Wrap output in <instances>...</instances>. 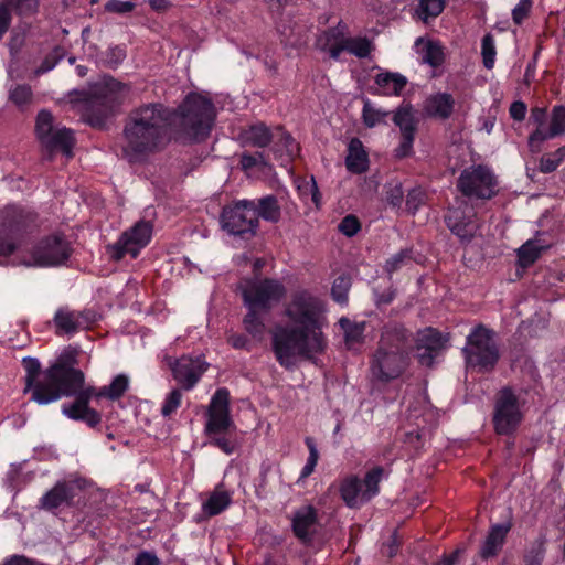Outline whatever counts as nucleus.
I'll return each mask as SVG.
<instances>
[{
    "instance_id": "1",
    "label": "nucleus",
    "mask_w": 565,
    "mask_h": 565,
    "mask_svg": "<svg viewBox=\"0 0 565 565\" xmlns=\"http://www.w3.org/2000/svg\"><path fill=\"white\" fill-rule=\"evenodd\" d=\"M324 313L323 300L309 290L299 289L291 294L284 308L289 327H279L273 334L274 351L281 365L290 367L297 356L310 358L324 350Z\"/></svg>"
},
{
    "instance_id": "2",
    "label": "nucleus",
    "mask_w": 565,
    "mask_h": 565,
    "mask_svg": "<svg viewBox=\"0 0 565 565\" xmlns=\"http://www.w3.org/2000/svg\"><path fill=\"white\" fill-rule=\"evenodd\" d=\"M170 113L162 104L131 110L122 129L121 153L130 163L142 162L167 141Z\"/></svg>"
},
{
    "instance_id": "3",
    "label": "nucleus",
    "mask_w": 565,
    "mask_h": 565,
    "mask_svg": "<svg viewBox=\"0 0 565 565\" xmlns=\"http://www.w3.org/2000/svg\"><path fill=\"white\" fill-rule=\"evenodd\" d=\"M25 393H31V399L40 405H46L62 396H72L84 383V373L70 366L60 359L53 365L41 372V365L35 358H24Z\"/></svg>"
},
{
    "instance_id": "4",
    "label": "nucleus",
    "mask_w": 565,
    "mask_h": 565,
    "mask_svg": "<svg viewBox=\"0 0 565 565\" xmlns=\"http://www.w3.org/2000/svg\"><path fill=\"white\" fill-rule=\"evenodd\" d=\"M408 348V334L404 328L385 327L371 362L372 376L381 382L397 379L406 369Z\"/></svg>"
},
{
    "instance_id": "5",
    "label": "nucleus",
    "mask_w": 565,
    "mask_h": 565,
    "mask_svg": "<svg viewBox=\"0 0 565 565\" xmlns=\"http://www.w3.org/2000/svg\"><path fill=\"white\" fill-rule=\"evenodd\" d=\"M129 377L126 374L116 375L109 385H105L100 388L88 385L85 386V382L78 387L72 396L75 399L71 403H65L62 406V413L73 420H81L87 424L89 427H96L102 422L100 414L89 407V402L100 398H107L109 401L119 399L129 388Z\"/></svg>"
},
{
    "instance_id": "6",
    "label": "nucleus",
    "mask_w": 565,
    "mask_h": 565,
    "mask_svg": "<svg viewBox=\"0 0 565 565\" xmlns=\"http://www.w3.org/2000/svg\"><path fill=\"white\" fill-rule=\"evenodd\" d=\"M180 126L193 140L209 136L216 117L213 103L200 94H190L179 107Z\"/></svg>"
},
{
    "instance_id": "7",
    "label": "nucleus",
    "mask_w": 565,
    "mask_h": 565,
    "mask_svg": "<svg viewBox=\"0 0 565 565\" xmlns=\"http://www.w3.org/2000/svg\"><path fill=\"white\" fill-rule=\"evenodd\" d=\"M38 215L31 209L9 204L0 210V257L15 250L14 238L35 225Z\"/></svg>"
},
{
    "instance_id": "8",
    "label": "nucleus",
    "mask_w": 565,
    "mask_h": 565,
    "mask_svg": "<svg viewBox=\"0 0 565 565\" xmlns=\"http://www.w3.org/2000/svg\"><path fill=\"white\" fill-rule=\"evenodd\" d=\"M245 307L270 311L287 294L282 281L274 278H246L238 285Z\"/></svg>"
},
{
    "instance_id": "9",
    "label": "nucleus",
    "mask_w": 565,
    "mask_h": 565,
    "mask_svg": "<svg viewBox=\"0 0 565 565\" xmlns=\"http://www.w3.org/2000/svg\"><path fill=\"white\" fill-rule=\"evenodd\" d=\"M385 476L382 467L370 469L363 480L355 475H348L340 480L339 492L345 505L356 509L369 502L380 492V482Z\"/></svg>"
},
{
    "instance_id": "10",
    "label": "nucleus",
    "mask_w": 565,
    "mask_h": 565,
    "mask_svg": "<svg viewBox=\"0 0 565 565\" xmlns=\"http://www.w3.org/2000/svg\"><path fill=\"white\" fill-rule=\"evenodd\" d=\"M463 352L467 365L479 371L493 369L499 359L493 333L482 326L476 327L467 337Z\"/></svg>"
},
{
    "instance_id": "11",
    "label": "nucleus",
    "mask_w": 565,
    "mask_h": 565,
    "mask_svg": "<svg viewBox=\"0 0 565 565\" xmlns=\"http://www.w3.org/2000/svg\"><path fill=\"white\" fill-rule=\"evenodd\" d=\"M524 409L516 394L510 387L497 394L493 409V426L499 435L513 434L523 420Z\"/></svg>"
},
{
    "instance_id": "12",
    "label": "nucleus",
    "mask_w": 565,
    "mask_h": 565,
    "mask_svg": "<svg viewBox=\"0 0 565 565\" xmlns=\"http://www.w3.org/2000/svg\"><path fill=\"white\" fill-rule=\"evenodd\" d=\"M35 131L41 145L50 154L61 151L67 158L73 156L72 149L75 143L73 131L55 126L53 116L47 110H41L38 114Z\"/></svg>"
},
{
    "instance_id": "13",
    "label": "nucleus",
    "mask_w": 565,
    "mask_h": 565,
    "mask_svg": "<svg viewBox=\"0 0 565 565\" xmlns=\"http://www.w3.org/2000/svg\"><path fill=\"white\" fill-rule=\"evenodd\" d=\"M71 255V243L61 234H52L34 246L23 264L33 267H56L64 265Z\"/></svg>"
},
{
    "instance_id": "14",
    "label": "nucleus",
    "mask_w": 565,
    "mask_h": 565,
    "mask_svg": "<svg viewBox=\"0 0 565 565\" xmlns=\"http://www.w3.org/2000/svg\"><path fill=\"white\" fill-rule=\"evenodd\" d=\"M130 88L115 78L105 79L94 90L90 106L97 113L96 119H90L93 126L99 125L103 118L111 115L124 103Z\"/></svg>"
},
{
    "instance_id": "15",
    "label": "nucleus",
    "mask_w": 565,
    "mask_h": 565,
    "mask_svg": "<svg viewBox=\"0 0 565 565\" xmlns=\"http://www.w3.org/2000/svg\"><path fill=\"white\" fill-rule=\"evenodd\" d=\"M221 224L232 235H254L257 230L256 203L242 200L225 206L221 214Z\"/></svg>"
},
{
    "instance_id": "16",
    "label": "nucleus",
    "mask_w": 565,
    "mask_h": 565,
    "mask_svg": "<svg viewBox=\"0 0 565 565\" xmlns=\"http://www.w3.org/2000/svg\"><path fill=\"white\" fill-rule=\"evenodd\" d=\"M497 179L486 166L465 169L458 179V189L469 198L490 199L495 194Z\"/></svg>"
},
{
    "instance_id": "17",
    "label": "nucleus",
    "mask_w": 565,
    "mask_h": 565,
    "mask_svg": "<svg viewBox=\"0 0 565 565\" xmlns=\"http://www.w3.org/2000/svg\"><path fill=\"white\" fill-rule=\"evenodd\" d=\"M205 434L223 435L235 433L236 425L230 414V393L222 387L213 394L206 413Z\"/></svg>"
},
{
    "instance_id": "18",
    "label": "nucleus",
    "mask_w": 565,
    "mask_h": 565,
    "mask_svg": "<svg viewBox=\"0 0 565 565\" xmlns=\"http://www.w3.org/2000/svg\"><path fill=\"white\" fill-rule=\"evenodd\" d=\"M98 320L94 310H72L68 307L58 308L53 317L54 332L58 337L74 335L75 333L89 329Z\"/></svg>"
},
{
    "instance_id": "19",
    "label": "nucleus",
    "mask_w": 565,
    "mask_h": 565,
    "mask_svg": "<svg viewBox=\"0 0 565 565\" xmlns=\"http://www.w3.org/2000/svg\"><path fill=\"white\" fill-rule=\"evenodd\" d=\"M152 234V225L149 222H138L129 231L121 234L119 241L111 248V257L116 260L130 255L137 257L139 252L148 245Z\"/></svg>"
},
{
    "instance_id": "20",
    "label": "nucleus",
    "mask_w": 565,
    "mask_h": 565,
    "mask_svg": "<svg viewBox=\"0 0 565 565\" xmlns=\"http://www.w3.org/2000/svg\"><path fill=\"white\" fill-rule=\"evenodd\" d=\"M174 380L186 391L192 390L207 369V364L200 355H183L173 360L166 358Z\"/></svg>"
},
{
    "instance_id": "21",
    "label": "nucleus",
    "mask_w": 565,
    "mask_h": 565,
    "mask_svg": "<svg viewBox=\"0 0 565 565\" xmlns=\"http://www.w3.org/2000/svg\"><path fill=\"white\" fill-rule=\"evenodd\" d=\"M394 124L401 130V142L395 149L397 158H405L413 153V143L417 129V119L415 111L409 104H403L394 113Z\"/></svg>"
},
{
    "instance_id": "22",
    "label": "nucleus",
    "mask_w": 565,
    "mask_h": 565,
    "mask_svg": "<svg viewBox=\"0 0 565 565\" xmlns=\"http://www.w3.org/2000/svg\"><path fill=\"white\" fill-rule=\"evenodd\" d=\"M565 134V107L555 106L552 109L548 127L535 129L529 136V147L532 152H539L542 143Z\"/></svg>"
},
{
    "instance_id": "23",
    "label": "nucleus",
    "mask_w": 565,
    "mask_h": 565,
    "mask_svg": "<svg viewBox=\"0 0 565 565\" xmlns=\"http://www.w3.org/2000/svg\"><path fill=\"white\" fill-rule=\"evenodd\" d=\"M81 487V481H58L51 490L43 494L40 508L50 512L71 507L75 497V488Z\"/></svg>"
},
{
    "instance_id": "24",
    "label": "nucleus",
    "mask_w": 565,
    "mask_h": 565,
    "mask_svg": "<svg viewBox=\"0 0 565 565\" xmlns=\"http://www.w3.org/2000/svg\"><path fill=\"white\" fill-rule=\"evenodd\" d=\"M447 339L436 329L426 328L417 333V356L422 364L430 365L437 354L445 348Z\"/></svg>"
},
{
    "instance_id": "25",
    "label": "nucleus",
    "mask_w": 565,
    "mask_h": 565,
    "mask_svg": "<svg viewBox=\"0 0 565 565\" xmlns=\"http://www.w3.org/2000/svg\"><path fill=\"white\" fill-rule=\"evenodd\" d=\"M347 34L348 26L340 21L335 26L321 32L315 45L319 51L328 53L331 58L338 60L343 53Z\"/></svg>"
},
{
    "instance_id": "26",
    "label": "nucleus",
    "mask_w": 565,
    "mask_h": 565,
    "mask_svg": "<svg viewBox=\"0 0 565 565\" xmlns=\"http://www.w3.org/2000/svg\"><path fill=\"white\" fill-rule=\"evenodd\" d=\"M317 523V511L311 505L299 508L292 518V530L295 535L302 542H309L315 532Z\"/></svg>"
},
{
    "instance_id": "27",
    "label": "nucleus",
    "mask_w": 565,
    "mask_h": 565,
    "mask_svg": "<svg viewBox=\"0 0 565 565\" xmlns=\"http://www.w3.org/2000/svg\"><path fill=\"white\" fill-rule=\"evenodd\" d=\"M445 221L448 228L462 241H469L477 231L473 215H466L458 209L449 210Z\"/></svg>"
},
{
    "instance_id": "28",
    "label": "nucleus",
    "mask_w": 565,
    "mask_h": 565,
    "mask_svg": "<svg viewBox=\"0 0 565 565\" xmlns=\"http://www.w3.org/2000/svg\"><path fill=\"white\" fill-rule=\"evenodd\" d=\"M510 530V522L492 525L481 546L480 556L484 559L495 556L501 550Z\"/></svg>"
},
{
    "instance_id": "29",
    "label": "nucleus",
    "mask_w": 565,
    "mask_h": 565,
    "mask_svg": "<svg viewBox=\"0 0 565 565\" xmlns=\"http://www.w3.org/2000/svg\"><path fill=\"white\" fill-rule=\"evenodd\" d=\"M376 93L384 96H399L406 87L407 79L399 73L380 72L374 78Z\"/></svg>"
},
{
    "instance_id": "30",
    "label": "nucleus",
    "mask_w": 565,
    "mask_h": 565,
    "mask_svg": "<svg viewBox=\"0 0 565 565\" xmlns=\"http://www.w3.org/2000/svg\"><path fill=\"white\" fill-rule=\"evenodd\" d=\"M455 99L448 93H436L427 97L424 109L430 117L447 119L454 111Z\"/></svg>"
},
{
    "instance_id": "31",
    "label": "nucleus",
    "mask_w": 565,
    "mask_h": 565,
    "mask_svg": "<svg viewBox=\"0 0 565 565\" xmlns=\"http://www.w3.org/2000/svg\"><path fill=\"white\" fill-rule=\"evenodd\" d=\"M232 498L233 492L225 490L223 483H220L202 503V512L207 518L217 515L231 505Z\"/></svg>"
},
{
    "instance_id": "32",
    "label": "nucleus",
    "mask_w": 565,
    "mask_h": 565,
    "mask_svg": "<svg viewBox=\"0 0 565 565\" xmlns=\"http://www.w3.org/2000/svg\"><path fill=\"white\" fill-rule=\"evenodd\" d=\"M347 169L352 173H363L369 168V156L360 139L353 138L348 146V156L345 158Z\"/></svg>"
},
{
    "instance_id": "33",
    "label": "nucleus",
    "mask_w": 565,
    "mask_h": 565,
    "mask_svg": "<svg viewBox=\"0 0 565 565\" xmlns=\"http://www.w3.org/2000/svg\"><path fill=\"white\" fill-rule=\"evenodd\" d=\"M247 313L243 319L246 332L256 340H262L266 334V316L269 311L263 309L246 307Z\"/></svg>"
},
{
    "instance_id": "34",
    "label": "nucleus",
    "mask_w": 565,
    "mask_h": 565,
    "mask_svg": "<svg viewBox=\"0 0 565 565\" xmlns=\"http://www.w3.org/2000/svg\"><path fill=\"white\" fill-rule=\"evenodd\" d=\"M548 247L547 244H543L539 238L526 241L518 249V262L523 268H526L534 264L540 257L541 253Z\"/></svg>"
},
{
    "instance_id": "35",
    "label": "nucleus",
    "mask_w": 565,
    "mask_h": 565,
    "mask_svg": "<svg viewBox=\"0 0 565 565\" xmlns=\"http://www.w3.org/2000/svg\"><path fill=\"white\" fill-rule=\"evenodd\" d=\"M339 324L344 331V340L348 349H356L363 342L365 322H352L348 318H341Z\"/></svg>"
},
{
    "instance_id": "36",
    "label": "nucleus",
    "mask_w": 565,
    "mask_h": 565,
    "mask_svg": "<svg viewBox=\"0 0 565 565\" xmlns=\"http://www.w3.org/2000/svg\"><path fill=\"white\" fill-rule=\"evenodd\" d=\"M257 220L262 217L265 221L276 223L280 218V206L275 196L268 195L262 198L256 204Z\"/></svg>"
},
{
    "instance_id": "37",
    "label": "nucleus",
    "mask_w": 565,
    "mask_h": 565,
    "mask_svg": "<svg viewBox=\"0 0 565 565\" xmlns=\"http://www.w3.org/2000/svg\"><path fill=\"white\" fill-rule=\"evenodd\" d=\"M344 42L343 52H348L359 58L367 57L374 49L372 41L365 36L350 38L347 35Z\"/></svg>"
},
{
    "instance_id": "38",
    "label": "nucleus",
    "mask_w": 565,
    "mask_h": 565,
    "mask_svg": "<svg viewBox=\"0 0 565 565\" xmlns=\"http://www.w3.org/2000/svg\"><path fill=\"white\" fill-rule=\"evenodd\" d=\"M445 3L446 0H419L416 14L422 21L428 22L429 19H435L443 12Z\"/></svg>"
},
{
    "instance_id": "39",
    "label": "nucleus",
    "mask_w": 565,
    "mask_h": 565,
    "mask_svg": "<svg viewBox=\"0 0 565 565\" xmlns=\"http://www.w3.org/2000/svg\"><path fill=\"white\" fill-rule=\"evenodd\" d=\"M276 152H280L281 163H288L299 152L298 143L289 134L281 132L279 143H276Z\"/></svg>"
},
{
    "instance_id": "40",
    "label": "nucleus",
    "mask_w": 565,
    "mask_h": 565,
    "mask_svg": "<svg viewBox=\"0 0 565 565\" xmlns=\"http://www.w3.org/2000/svg\"><path fill=\"white\" fill-rule=\"evenodd\" d=\"M565 161V145L554 152L544 154L539 162V170L542 173L554 172Z\"/></svg>"
},
{
    "instance_id": "41",
    "label": "nucleus",
    "mask_w": 565,
    "mask_h": 565,
    "mask_svg": "<svg viewBox=\"0 0 565 565\" xmlns=\"http://www.w3.org/2000/svg\"><path fill=\"white\" fill-rule=\"evenodd\" d=\"M388 113L376 108L369 99L364 100L362 119L366 127L373 128L384 121Z\"/></svg>"
},
{
    "instance_id": "42",
    "label": "nucleus",
    "mask_w": 565,
    "mask_h": 565,
    "mask_svg": "<svg viewBox=\"0 0 565 565\" xmlns=\"http://www.w3.org/2000/svg\"><path fill=\"white\" fill-rule=\"evenodd\" d=\"M306 445H307L308 450H309V456L307 458L306 465L301 469L299 479L297 481L298 483L300 481H305L315 471L316 466H317L318 460H319V451H318V449L316 447V444H315L313 439L310 438V437H307L306 438Z\"/></svg>"
},
{
    "instance_id": "43",
    "label": "nucleus",
    "mask_w": 565,
    "mask_h": 565,
    "mask_svg": "<svg viewBox=\"0 0 565 565\" xmlns=\"http://www.w3.org/2000/svg\"><path fill=\"white\" fill-rule=\"evenodd\" d=\"M422 58L424 63L429 64L430 66H440L444 62L443 47L438 43L430 41L426 42Z\"/></svg>"
},
{
    "instance_id": "44",
    "label": "nucleus",
    "mask_w": 565,
    "mask_h": 565,
    "mask_svg": "<svg viewBox=\"0 0 565 565\" xmlns=\"http://www.w3.org/2000/svg\"><path fill=\"white\" fill-rule=\"evenodd\" d=\"M246 139L256 147H265L270 142L271 135L266 126L256 125L247 130Z\"/></svg>"
},
{
    "instance_id": "45",
    "label": "nucleus",
    "mask_w": 565,
    "mask_h": 565,
    "mask_svg": "<svg viewBox=\"0 0 565 565\" xmlns=\"http://www.w3.org/2000/svg\"><path fill=\"white\" fill-rule=\"evenodd\" d=\"M412 260V250L411 249H402L391 256L385 263V271L388 275L394 274L404 266L408 265Z\"/></svg>"
},
{
    "instance_id": "46",
    "label": "nucleus",
    "mask_w": 565,
    "mask_h": 565,
    "mask_svg": "<svg viewBox=\"0 0 565 565\" xmlns=\"http://www.w3.org/2000/svg\"><path fill=\"white\" fill-rule=\"evenodd\" d=\"M481 54L483 66L487 70H492L495 63V45L494 39L491 34H486L481 41Z\"/></svg>"
},
{
    "instance_id": "47",
    "label": "nucleus",
    "mask_w": 565,
    "mask_h": 565,
    "mask_svg": "<svg viewBox=\"0 0 565 565\" xmlns=\"http://www.w3.org/2000/svg\"><path fill=\"white\" fill-rule=\"evenodd\" d=\"M182 402V393L180 390L174 388L170 393L167 394L164 397L162 405H161V415L163 417H170L172 416L178 408L181 406Z\"/></svg>"
},
{
    "instance_id": "48",
    "label": "nucleus",
    "mask_w": 565,
    "mask_h": 565,
    "mask_svg": "<svg viewBox=\"0 0 565 565\" xmlns=\"http://www.w3.org/2000/svg\"><path fill=\"white\" fill-rule=\"evenodd\" d=\"M350 286L351 281L348 276H339L334 280L331 289L333 299L341 305L345 303L348 300V291L350 289Z\"/></svg>"
},
{
    "instance_id": "49",
    "label": "nucleus",
    "mask_w": 565,
    "mask_h": 565,
    "mask_svg": "<svg viewBox=\"0 0 565 565\" xmlns=\"http://www.w3.org/2000/svg\"><path fill=\"white\" fill-rule=\"evenodd\" d=\"M32 90L28 85H18L10 90V100L19 107H24L31 103Z\"/></svg>"
},
{
    "instance_id": "50",
    "label": "nucleus",
    "mask_w": 565,
    "mask_h": 565,
    "mask_svg": "<svg viewBox=\"0 0 565 565\" xmlns=\"http://www.w3.org/2000/svg\"><path fill=\"white\" fill-rule=\"evenodd\" d=\"M234 433L223 434V435H207L212 438L211 443L220 448L226 455H231L236 449V441L233 438Z\"/></svg>"
},
{
    "instance_id": "51",
    "label": "nucleus",
    "mask_w": 565,
    "mask_h": 565,
    "mask_svg": "<svg viewBox=\"0 0 565 565\" xmlns=\"http://www.w3.org/2000/svg\"><path fill=\"white\" fill-rule=\"evenodd\" d=\"M11 10L21 17L30 15L38 9V0H6Z\"/></svg>"
},
{
    "instance_id": "52",
    "label": "nucleus",
    "mask_w": 565,
    "mask_h": 565,
    "mask_svg": "<svg viewBox=\"0 0 565 565\" xmlns=\"http://www.w3.org/2000/svg\"><path fill=\"white\" fill-rule=\"evenodd\" d=\"M125 58L126 50L121 46H114L107 50L103 63L110 68H116Z\"/></svg>"
},
{
    "instance_id": "53",
    "label": "nucleus",
    "mask_w": 565,
    "mask_h": 565,
    "mask_svg": "<svg viewBox=\"0 0 565 565\" xmlns=\"http://www.w3.org/2000/svg\"><path fill=\"white\" fill-rule=\"evenodd\" d=\"M532 9V0H520L512 10V20L515 24L521 25L529 17Z\"/></svg>"
},
{
    "instance_id": "54",
    "label": "nucleus",
    "mask_w": 565,
    "mask_h": 565,
    "mask_svg": "<svg viewBox=\"0 0 565 565\" xmlns=\"http://www.w3.org/2000/svg\"><path fill=\"white\" fill-rule=\"evenodd\" d=\"M426 194L422 189H413L408 192L406 199V207L409 212L415 214L420 205L424 204Z\"/></svg>"
},
{
    "instance_id": "55",
    "label": "nucleus",
    "mask_w": 565,
    "mask_h": 565,
    "mask_svg": "<svg viewBox=\"0 0 565 565\" xmlns=\"http://www.w3.org/2000/svg\"><path fill=\"white\" fill-rule=\"evenodd\" d=\"M339 231L348 237L355 235L360 231V222L353 215H347L339 224Z\"/></svg>"
},
{
    "instance_id": "56",
    "label": "nucleus",
    "mask_w": 565,
    "mask_h": 565,
    "mask_svg": "<svg viewBox=\"0 0 565 565\" xmlns=\"http://www.w3.org/2000/svg\"><path fill=\"white\" fill-rule=\"evenodd\" d=\"M11 12L12 10L10 6L6 0H3L0 3V40L3 38L11 24Z\"/></svg>"
},
{
    "instance_id": "57",
    "label": "nucleus",
    "mask_w": 565,
    "mask_h": 565,
    "mask_svg": "<svg viewBox=\"0 0 565 565\" xmlns=\"http://www.w3.org/2000/svg\"><path fill=\"white\" fill-rule=\"evenodd\" d=\"M11 12L12 10L10 6L6 0H3L0 3V40L3 38L11 24Z\"/></svg>"
},
{
    "instance_id": "58",
    "label": "nucleus",
    "mask_w": 565,
    "mask_h": 565,
    "mask_svg": "<svg viewBox=\"0 0 565 565\" xmlns=\"http://www.w3.org/2000/svg\"><path fill=\"white\" fill-rule=\"evenodd\" d=\"M135 8V4L130 1H121V0H109L105 9L108 12H115V13H128L132 11Z\"/></svg>"
},
{
    "instance_id": "59",
    "label": "nucleus",
    "mask_w": 565,
    "mask_h": 565,
    "mask_svg": "<svg viewBox=\"0 0 565 565\" xmlns=\"http://www.w3.org/2000/svg\"><path fill=\"white\" fill-rule=\"evenodd\" d=\"M526 110V105L521 100L513 102L509 109L510 116L518 121H521L525 118Z\"/></svg>"
},
{
    "instance_id": "60",
    "label": "nucleus",
    "mask_w": 565,
    "mask_h": 565,
    "mask_svg": "<svg viewBox=\"0 0 565 565\" xmlns=\"http://www.w3.org/2000/svg\"><path fill=\"white\" fill-rule=\"evenodd\" d=\"M160 559L150 552H141L137 555L134 565H160Z\"/></svg>"
},
{
    "instance_id": "61",
    "label": "nucleus",
    "mask_w": 565,
    "mask_h": 565,
    "mask_svg": "<svg viewBox=\"0 0 565 565\" xmlns=\"http://www.w3.org/2000/svg\"><path fill=\"white\" fill-rule=\"evenodd\" d=\"M531 120L536 125V129L543 128L546 121V108L534 107L531 110Z\"/></svg>"
},
{
    "instance_id": "62",
    "label": "nucleus",
    "mask_w": 565,
    "mask_h": 565,
    "mask_svg": "<svg viewBox=\"0 0 565 565\" xmlns=\"http://www.w3.org/2000/svg\"><path fill=\"white\" fill-rule=\"evenodd\" d=\"M57 63V60L55 56H47L45 57V60L42 62V64L35 70V75L36 76H40L44 73H47L50 72L51 70H53L55 67Z\"/></svg>"
},
{
    "instance_id": "63",
    "label": "nucleus",
    "mask_w": 565,
    "mask_h": 565,
    "mask_svg": "<svg viewBox=\"0 0 565 565\" xmlns=\"http://www.w3.org/2000/svg\"><path fill=\"white\" fill-rule=\"evenodd\" d=\"M228 343L235 349H243L247 345V339L243 334H232L228 338Z\"/></svg>"
},
{
    "instance_id": "64",
    "label": "nucleus",
    "mask_w": 565,
    "mask_h": 565,
    "mask_svg": "<svg viewBox=\"0 0 565 565\" xmlns=\"http://www.w3.org/2000/svg\"><path fill=\"white\" fill-rule=\"evenodd\" d=\"M170 6V0H150V7L156 11H164Z\"/></svg>"
}]
</instances>
